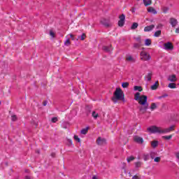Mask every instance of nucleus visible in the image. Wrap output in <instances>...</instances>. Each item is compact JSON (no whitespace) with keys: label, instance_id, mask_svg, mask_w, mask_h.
I'll return each mask as SVG.
<instances>
[{"label":"nucleus","instance_id":"nucleus-32","mask_svg":"<svg viewBox=\"0 0 179 179\" xmlns=\"http://www.w3.org/2000/svg\"><path fill=\"white\" fill-rule=\"evenodd\" d=\"M171 138H173V136H172V135L164 136H163V138H164V139H166V141H169V140L171 139Z\"/></svg>","mask_w":179,"mask_h":179},{"label":"nucleus","instance_id":"nucleus-57","mask_svg":"<svg viewBox=\"0 0 179 179\" xmlns=\"http://www.w3.org/2000/svg\"><path fill=\"white\" fill-rule=\"evenodd\" d=\"M158 99H163V97H162V96H159Z\"/></svg>","mask_w":179,"mask_h":179},{"label":"nucleus","instance_id":"nucleus-24","mask_svg":"<svg viewBox=\"0 0 179 179\" xmlns=\"http://www.w3.org/2000/svg\"><path fill=\"white\" fill-rule=\"evenodd\" d=\"M157 83H159V81L155 82V83L151 86L152 90H156V89H157Z\"/></svg>","mask_w":179,"mask_h":179},{"label":"nucleus","instance_id":"nucleus-27","mask_svg":"<svg viewBox=\"0 0 179 179\" xmlns=\"http://www.w3.org/2000/svg\"><path fill=\"white\" fill-rule=\"evenodd\" d=\"M92 117L93 118H94V120H97V117H99V113H97L96 111H93Z\"/></svg>","mask_w":179,"mask_h":179},{"label":"nucleus","instance_id":"nucleus-30","mask_svg":"<svg viewBox=\"0 0 179 179\" xmlns=\"http://www.w3.org/2000/svg\"><path fill=\"white\" fill-rule=\"evenodd\" d=\"M134 90L138 92H142V87L141 86H134Z\"/></svg>","mask_w":179,"mask_h":179},{"label":"nucleus","instance_id":"nucleus-54","mask_svg":"<svg viewBox=\"0 0 179 179\" xmlns=\"http://www.w3.org/2000/svg\"><path fill=\"white\" fill-rule=\"evenodd\" d=\"M68 141H69V143H70L71 145H72V140L69 139Z\"/></svg>","mask_w":179,"mask_h":179},{"label":"nucleus","instance_id":"nucleus-11","mask_svg":"<svg viewBox=\"0 0 179 179\" xmlns=\"http://www.w3.org/2000/svg\"><path fill=\"white\" fill-rule=\"evenodd\" d=\"M134 141L136 142V143L142 145L143 143V138L139 136H136L134 137Z\"/></svg>","mask_w":179,"mask_h":179},{"label":"nucleus","instance_id":"nucleus-7","mask_svg":"<svg viewBox=\"0 0 179 179\" xmlns=\"http://www.w3.org/2000/svg\"><path fill=\"white\" fill-rule=\"evenodd\" d=\"M174 47L173 46V43L171 42H168L164 44V49L168 51H171L173 50Z\"/></svg>","mask_w":179,"mask_h":179},{"label":"nucleus","instance_id":"nucleus-49","mask_svg":"<svg viewBox=\"0 0 179 179\" xmlns=\"http://www.w3.org/2000/svg\"><path fill=\"white\" fill-rule=\"evenodd\" d=\"M153 155H155V152H151L150 153V156H151V158L153 159Z\"/></svg>","mask_w":179,"mask_h":179},{"label":"nucleus","instance_id":"nucleus-43","mask_svg":"<svg viewBox=\"0 0 179 179\" xmlns=\"http://www.w3.org/2000/svg\"><path fill=\"white\" fill-rule=\"evenodd\" d=\"M50 35L51 36V37H55V34L52 31H50Z\"/></svg>","mask_w":179,"mask_h":179},{"label":"nucleus","instance_id":"nucleus-40","mask_svg":"<svg viewBox=\"0 0 179 179\" xmlns=\"http://www.w3.org/2000/svg\"><path fill=\"white\" fill-rule=\"evenodd\" d=\"M169 7H164V8H163V12H164V13H166V12H169Z\"/></svg>","mask_w":179,"mask_h":179},{"label":"nucleus","instance_id":"nucleus-17","mask_svg":"<svg viewBox=\"0 0 179 179\" xmlns=\"http://www.w3.org/2000/svg\"><path fill=\"white\" fill-rule=\"evenodd\" d=\"M89 131V127H87L80 131L81 135H86L87 134V131Z\"/></svg>","mask_w":179,"mask_h":179},{"label":"nucleus","instance_id":"nucleus-19","mask_svg":"<svg viewBox=\"0 0 179 179\" xmlns=\"http://www.w3.org/2000/svg\"><path fill=\"white\" fill-rule=\"evenodd\" d=\"M143 2L145 6H149V5H152V0H148V1L143 0Z\"/></svg>","mask_w":179,"mask_h":179},{"label":"nucleus","instance_id":"nucleus-21","mask_svg":"<svg viewBox=\"0 0 179 179\" xmlns=\"http://www.w3.org/2000/svg\"><path fill=\"white\" fill-rule=\"evenodd\" d=\"M162 36V30L156 31L154 34V37H160Z\"/></svg>","mask_w":179,"mask_h":179},{"label":"nucleus","instance_id":"nucleus-42","mask_svg":"<svg viewBox=\"0 0 179 179\" xmlns=\"http://www.w3.org/2000/svg\"><path fill=\"white\" fill-rule=\"evenodd\" d=\"M62 125H63V128H66V125H68V122H64L62 123Z\"/></svg>","mask_w":179,"mask_h":179},{"label":"nucleus","instance_id":"nucleus-9","mask_svg":"<svg viewBox=\"0 0 179 179\" xmlns=\"http://www.w3.org/2000/svg\"><path fill=\"white\" fill-rule=\"evenodd\" d=\"M168 80L172 83L177 82V76L176 74L169 76Z\"/></svg>","mask_w":179,"mask_h":179},{"label":"nucleus","instance_id":"nucleus-5","mask_svg":"<svg viewBox=\"0 0 179 179\" xmlns=\"http://www.w3.org/2000/svg\"><path fill=\"white\" fill-rule=\"evenodd\" d=\"M120 20L118 21V26L120 27H122L124 24H125V15L122 14L121 15L119 16Z\"/></svg>","mask_w":179,"mask_h":179},{"label":"nucleus","instance_id":"nucleus-41","mask_svg":"<svg viewBox=\"0 0 179 179\" xmlns=\"http://www.w3.org/2000/svg\"><path fill=\"white\" fill-rule=\"evenodd\" d=\"M74 139L77 142H80V138H79V137L78 136H74Z\"/></svg>","mask_w":179,"mask_h":179},{"label":"nucleus","instance_id":"nucleus-53","mask_svg":"<svg viewBox=\"0 0 179 179\" xmlns=\"http://www.w3.org/2000/svg\"><path fill=\"white\" fill-rule=\"evenodd\" d=\"M176 33H179V28H177V29H176Z\"/></svg>","mask_w":179,"mask_h":179},{"label":"nucleus","instance_id":"nucleus-28","mask_svg":"<svg viewBox=\"0 0 179 179\" xmlns=\"http://www.w3.org/2000/svg\"><path fill=\"white\" fill-rule=\"evenodd\" d=\"M159 145V142L157 141H152L151 143V145L153 147V148H157V145Z\"/></svg>","mask_w":179,"mask_h":179},{"label":"nucleus","instance_id":"nucleus-36","mask_svg":"<svg viewBox=\"0 0 179 179\" xmlns=\"http://www.w3.org/2000/svg\"><path fill=\"white\" fill-rule=\"evenodd\" d=\"M154 162H155V163H159V162H160V157H155Z\"/></svg>","mask_w":179,"mask_h":179},{"label":"nucleus","instance_id":"nucleus-14","mask_svg":"<svg viewBox=\"0 0 179 179\" xmlns=\"http://www.w3.org/2000/svg\"><path fill=\"white\" fill-rule=\"evenodd\" d=\"M103 51H105L106 52H111V51H113V48L111 47V45H109V46H103Z\"/></svg>","mask_w":179,"mask_h":179},{"label":"nucleus","instance_id":"nucleus-4","mask_svg":"<svg viewBox=\"0 0 179 179\" xmlns=\"http://www.w3.org/2000/svg\"><path fill=\"white\" fill-rule=\"evenodd\" d=\"M141 57L142 61H150V59L152 57H150V55L145 51H143L140 54Z\"/></svg>","mask_w":179,"mask_h":179},{"label":"nucleus","instance_id":"nucleus-16","mask_svg":"<svg viewBox=\"0 0 179 179\" xmlns=\"http://www.w3.org/2000/svg\"><path fill=\"white\" fill-rule=\"evenodd\" d=\"M152 73H148L145 76V79L147 80V82H150L152 80Z\"/></svg>","mask_w":179,"mask_h":179},{"label":"nucleus","instance_id":"nucleus-20","mask_svg":"<svg viewBox=\"0 0 179 179\" xmlns=\"http://www.w3.org/2000/svg\"><path fill=\"white\" fill-rule=\"evenodd\" d=\"M139 26V24H138V22H134L131 27V30H135V29H138V27Z\"/></svg>","mask_w":179,"mask_h":179},{"label":"nucleus","instance_id":"nucleus-33","mask_svg":"<svg viewBox=\"0 0 179 179\" xmlns=\"http://www.w3.org/2000/svg\"><path fill=\"white\" fill-rule=\"evenodd\" d=\"M149 154H145L144 155H143V160L145 161V162H148V159H149Z\"/></svg>","mask_w":179,"mask_h":179},{"label":"nucleus","instance_id":"nucleus-58","mask_svg":"<svg viewBox=\"0 0 179 179\" xmlns=\"http://www.w3.org/2000/svg\"><path fill=\"white\" fill-rule=\"evenodd\" d=\"M129 176L131 177V173H129Z\"/></svg>","mask_w":179,"mask_h":179},{"label":"nucleus","instance_id":"nucleus-45","mask_svg":"<svg viewBox=\"0 0 179 179\" xmlns=\"http://www.w3.org/2000/svg\"><path fill=\"white\" fill-rule=\"evenodd\" d=\"M168 96H169V94H164V95L162 96V97L163 99H164L165 97H168Z\"/></svg>","mask_w":179,"mask_h":179},{"label":"nucleus","instance_id":"nucleus-56","mask_svg":"<svg viewBox=\"0 0 179 179\" xmlns=\"http://www.w3.org/2000/svg\"><path fill=\"white\" fill-rule=\"evenodd\" d=\"M25 179H31L29 176H25Z\"/></svg>","mask_w":179,"mask_h":179},{"label":"nucleus","instance_id":"nucleus-35","mask_svg":"<svg viewBox=\"0 0 179 179\" xmlns=\"http://www.w3.org/2000/svg\"><path fill=\"white\" fill-rule=\"evenodd\" d=\"M51 121H52V122L55 123L58 121V117H52Z\"/></svg>","mask_w":179,"mask_h":179},{"label":"nucleus","instance_id":"nucleus-51","mask_svg":"<svg viewBox=\"0 0 179 179\" xmlns=\"http://www.w3.org/2000/svg\"><path fill=\"white\" fill-rule=\"evenodd\" d=\"M51 156H52V157H55V153H52Z\"/></svg>","mask_w":179,"mask_h":179},{"label":"nucleus","instance_id":"nucleus-38","mask_svg":"<svg viewBox=\"0 0 179 179\" xmlns=\"http://www.w3.org/2000/svg\"><path fill=\"white\" fill-rule=\"evenodd\" d=\"M156 29H163V24H159L157 26Z\"/></svg>","mask_w":179,"mask_h":179},{"label":"nucleus","instance_id":"nucleus-47","mask_svg":"<svg viewBox=\"0 0 179 179\" xmlns=\"http://www.w3.org/2000/svg\"><path fill=\"white\" fill-rule=\"evenodd\" d=\"M69 36H70L71 38H72V40H75L73 34H70Z\"/></svg>","mask_w":179,"mask_h":179},{"label":"nucleus","instance_id":"nucleus-48","mask_svg":"<svg viewBox=\"0 0 179 179\" xmlns=\"http://www.w3.org/2000/svg\"><path fill=\"white\" fill-rule=\"evenodd\" d=\"M132 178L133 179H139V178H138V176H134Z\"/></svg>","mask_w":179,"mask_h":179},{"label":"nucleus","instance_id":"nucleus-52","mask_svg":"<svg viewBox=\"0 0 179 179\" xmlns=\"http://www.w3.org/2000/svg\"><path fill=\"white\" fill-rule=\"evenodd\" d=\"M176 157H177V159H178V160H179V152H178V153L176 154Z\"/></svg>","mask_w":179,"mask_h":179},{"label":"nucleus","instance_id":"nucleus-23","mask_svg":"<svg viewBox=\"0 0 179 179\" xmlns=\"http://www.w3.org/2000/svg\"><path fill=\"white\" fill-rule=\"evenodd\" d=\"M168 87H169V89H176L177 86L176 85V83H171L169 84Z\"/></svg>","mask_w":179,"mask_h":179},{"label":"nucleus","instance_id":"nucleus-10","mask_svg":"<svg viewBox=\"0 0 179 179\" xmlns=\"http://www.w3.org/2000/svg\"><path fill=\"white\" fill-rule=\"evenodd\" d=\"M178 23V22L176 18H173V17L170 18V24H171L172 27H175L176 26H177Z\"/></svg>","mask_w":179,"mask_h":179},{"label":"nucleus","instance_id":"nucleus-34","mask_svg":"<svg viewBox=\"0 0 179 179\" xmlns=\"http://www.w3.org/2000/svg\"><path fill=\"white\" fill-rule=\"evenodd\" d=\"M134 159H135V157H129L127 159L128 163H129V162H132V160H134Z\"/></svg>","mask_w":179,"mask_h":179},{"label":"nucleus","instance_id":"nucleus-1","mask_svg":"<svg viewBox=\"0 0 179 179\" xmlns=\"http://www.w3.org/2000/svg\"><path fill=\"white\" fill-rule=\"evenodd\" d=\"M147 131L151 134H169L171 132V131H174V125L164 129L157 126H151L147 129Z\"/></svg>","mask_w":179,"mask_h":179},{"label":"nucleus","instance_id":"nucleus-3","mask_svg":"<svg viewBox=\"0 0 179 179\" xmlns=\"http://www.w3.org/2000/svg\"><path fill=\"white\" fill-rule=\"evenodd\" d=\"M114 96H115L112 98L114 103H117L118 100H122V99H124L122 90H121V88H116V90L114 92Z\"/></svg>","mask_w":179,"mask_h":179},{"label":"nucleus","instance_id":"nucleus-13","mask_svg":"<svg viewBox=\"0 0 179 179\" xmlns=\"http://www.w3.org/2000/svg\"><path fill=\"white\" fill-rule=\"evenodd\" d=\"M148 12L149 13H152V15H157V11L153 7H149L148 8Z\"/></svg>","mask_w":179,"mask_h":179},{"label":"nucleus","instance_id":"nucleus-25","mask_svg":"<svg viewBox=\"0 0 179 179\" xmlns=\"http://www.w3.org/2000/svg\"><path fill=\"white\" fill-rule=\"evenodd\" d=\"M141 93H139V92H137V93H136L135 94V96H134V99L135 100H141Z\"/></svg>","mask_w":179,"mask_h":179},{"label":"nucleus","instance_id":"nucleus-18","mask_svg":"<svg viewBox=\"0 0 179 179\" xmlns=\"http://www.w3.org/2000/svg\"><path fill=\"white\" fill-rule=\"evenodd\" d=\"M150 108L151 111H155V110H156V108H157V105L156 104V103H152Z\"/></svg>","mask_w":179,"mask_h":179},{"label":"nucleus","instance_id":"nucleus-29","mask_svg":"<svg viewBox=\"0 0 179 179\" xmlns=\"http://www.w3.org/2000/svg\"><path fill=\"white\" fill-rule=\"evenodd\" d=\"M64 45H66V47H69V45H71V41H69V38L66 39L64 41Z\"/></svg>","mask_w":179,"mask_h":179},{"label":"nucleus","instance_id":"nucleus-44","mask_svg":"<svg viewBox=\"0 0 179 179\" xmlns=\"http://www.w3.org/2000/svg\"><path fill=\"white\" fill-rule=\"evenodd\" d=\"M136 11V8H131L132 13H135Z\"/></svg>","mask_w":179,"mask_h":179},{"label":"nucleus","instance_id":"nucleus-6","mask_svg":"<svg viewBox=\"0 0 179 179\" xmlns=\"http://www.w3.org/2000/svg\"><path fill=\"white\" fill-rule=\"evenodd\" d=\"M96 143L99 146H103L104 145H107V141L104 138L98 137V138L96 140Z\"/></svg>","mask_w":179,"mask_h":179},{"label":"nucleus","instance_id":"nucleus-12","mask_svg":"<svg viewBox=\"0 0 179 179\" xmlns=\"http://www.w3.org/2000/svg\"><path fill=\"white\" fill-rule=\"evenodd\" d=\"M155 29V24H151L149 26H147L144 28V31L148 32V31H152Z\"/></svg>","mask_w":179,"mask_h":179},{"label":"nucleus","instance_id":"nucleus-15","mask_svg":"<svg viewBox=\"0 0 179 179\" xmlns=\"http://www.w3.org/2000/svg\"><path fill=\"white\" fill-rule=\"evenodd\" d=\"M101 24H103L106 27H109V26H110V22H108V20H104V19L101 20Z\"/></svg>","mask_w":179,"mask_h":179},{"label":"nucleus","instance_id":"nucleus-50","mask_svg":"<svg viewBox=\"0 0 179 179\" xmlns=\"http://www.w3.org/2000/svg\"><path fill=\"white\" fill-rule=\"evenodd\" d=\"M43 106H47V101H43Z\"/></svg>","mask_w":179,"mask_h":179},{"label":"nucleus","instance_id":"nucleus-31","mask_svg":"<svg viewBox=\"0 0 179 179\" xmlns=\"http://www.w3.org/2000/svg\"><path fill=\"white\" fill-rule=\"evenodd\" d=\"M85 37H86V35L85 34H83L80 36H78V40H81L82 41H83Z\"/></svg>","mask_w":179,"mask_h":179},{"label":"nucleus","instance_id":"nucleus-46","mask_svg":"<svg viewBox=\"0 0 179 179\" xmlns=\"http://www.w3.org/2000/svg\"><path fill=\"white\" fill-rule=\"evenodd\" d=\"M138 47H139V44H138V43L134 44L135 48H138Z\"/></svg>","mask_w":179,"mask_h":179},{"label":"nucleus","instance_id":"nucleus-8","mask_svg":"<svg viewBox=\"0 0 179 179\" xmlns=\"http://www.w3.org/2000/svg\"><path fill=\"white\" fill-rule=\"evenodd\" d=\"M126 61H127L128 62L134 63L136 62V59H135V57H134V56L131 55H127L126 56Z\"/></svg>","mask_w":179,"mask_h":179},{"label":"nucleus","instance_id":"nucleus-22","mask_svg":"<svg viewBox=\"0 0 179 179\" xmlns=\"http://www.w3.org/2000/svg\"><path fill=\"white\" fill-rule=\"evenodd\" d=\"M151 44H152V40L149 38L145 39V45H146L147 47H149V45H150Z\"/></svg>","mask_w":179,"mask_h":179},{"label":"nucleus","instance_id":"nucleus-26","mask_svg":"<svg viewBox=\"0 0 179 179\" xmlns=\"http://www.w3.org/2000/svg\"><path fill=\"white\" fill-rule=\"evenodd\" d=\"M128 86H129V83L128 82L122 83V87H123V89L128 87Z\"/></svg>","mask_w":179,"mask_h":179},{"label":"nucleus","instance_id":"nucleus-37","mask_svg":"<svg viewBox=\"0 0 179 179\" xmlns=\"http://www.w3.org/2000/svg\"><path fill=\"white\" fill-rule=\"evenodd\" d=\"M142 164V163L141 162H136L135 163V166L136 168L138 167H141V165Z\"/></svg>","mask_w":179,"mask_h":179},{"label":"nucleus","instance_id":"nucleus-39","mask_svg":"<svg viewBox=\"0 0 179 179\" xmlns=\"http://www.w3.org/2000/svg\"><path fill=\"white\" fill-rule=\"evenodd\" d=\"M11 120H12V121H16V120H17V117H16V115H13L11 116Z\"/></svg>","mask_w":179,"mask_h":179},{"label":"nucleus","instance_id":"nucleus-59","mask_svg":"<svg viewBox=\"0 0 179 179\" xmlns=\"http://www.w3.org/2000/svg\"><path fill=\"white\" fill-rule=\"evenodd\" d=\"M0 105H1V101H0Z\"/></svg>","mask_w":179,"mask_h":179},{"label":"nucleus","instance_id":"nucleus-2","mask_svg":"<svg viewBox=\"0 0 179 179\" xmlns=\"http://www.w3.org/2000/svg\"><path fill=\"white\" fill-rule=\"evenodd\" d=\"M138 103L141 106H143L140 108L141 113H142V114H145L148 108H149V103H148V96L145 95H142L140 97V101H138Z\"/></svg>","mask_w":179,"mask_h":179},{"label":"nucleus","instance_id":"nucleus-55","mask_svg":"<svg viewBox=\"0 0 179 179\" xmlns=\"http://www.w3.org/2000/svg\"><path fill=\"white\" fill-rule=\"evenodd\" d=\"M92 179H97V176H92Z\"/></svg>","mask_w":179,"mask_h":179}]
</instances>
